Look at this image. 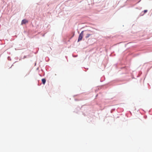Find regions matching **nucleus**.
I'll list each match as a JSON object with an SVG mask.
<instances>
[{"label": "nucleus", "mask_w": 152, "mask_h": 152, "mask_svg": "<svg viewBox=\"0 0 152 152\" xmlns=\"http://www.w3.org/2000/svg\"><path fill=\"white\" fill-rule=\"evenodd\" d=\"M147 12V10H145L144 11V13H146Z\"/></svg>", "instance_id": "nucleus-5"}, {"label": "nucleus", "mask_w": 152, "mask_h": 152, "mask_svg": "<svg viewBox=\"0 0 152 152\" xmlns=\"http://www.w3.org/2000/svg\"><path fill=\"white\" fill-rule=\"evenodd\" d=\"M83 31H82L80 34L78 39V42L82 40L83 36Z\"/></svg>", "instance_id": "nucleus-1"}, {"label": "nucleus", "mask_w": 152, "mask_h": 152, "mask_svg": "<svg viewBox=\"0 0 152 152\" xmlns=\"http://www.w3.org/2000/svg\"><path fill=\"white\" fill-rule=\"evenodd\" d=\"M42 82L43 84H45L46 82V80L45 79H42Z\"/></svg>", "instance_id": "nucleus-3"}, {"label": "nucleus", "mask_w": 152, "mask_h": 152, "mask_svg": "<svg viewBox=\"0 0 152 152\" xmlns=\"http://www.w3.org/2000/svg\"><path fill=\"white\" fill-rule=\"evenodd\" d=\"M28 22V20L26 19H23L21 21V24H25L26 23H27Z\"/></svg>", "instance_id": "nucleus-2"}, {"label": "nucleus", "mask_w": 152, "mask_h": 152, "mask_svg": "<svg viewBox=\"0 0 152 152\" xmlns=\"http://www.w3.org/2000/svg\"><path fill=\"white\" fill-rule=\"evenodd\" d=\"M91 34H86V38H88V37H89V36H91Z\"/></svg>", "instance_id": "nucleus-4"}]
</instances>
